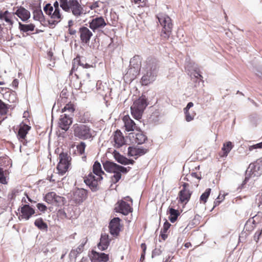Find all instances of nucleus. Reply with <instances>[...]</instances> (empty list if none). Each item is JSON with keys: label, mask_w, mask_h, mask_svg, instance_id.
I'll list each match as a JSON object with an SVG mask.
<instances>
[{"label": "nucleus", "mask_w": 262, "mask_h": 262, "mask_svg": "<svg viewBox=\"0 0 262 262\" xmlns=\"http://www.w3.org/2000/svg\"><path fill=\"white\" fill-rule=\"evenodd\" d=\"M123 121L124 123V126L127 132L134 131L138 129V126L135 122L130 118L129 116H125L123 117Z\"/></svg>", "instance_id": "412c9836"}, {"label": "nucleus", "mask_w": 262, "mask_h": 262, "mask_svg": "<svg viewBox=\"0 0 262 262\" xmlns=\"http://www.w3.org/2000/svg\"><path fill=\"white\" fill-rule=\"evenodd\" d=\"M255 222V221L253 219H249L247 222L245 224V228H246V230H251L252 229H253V227L252 226L251 228H248V226L249 225H250L251 223H253L254 224Z\"/></svg>", "instance_id": "4d7b16f0"}, {"label": "nucleus", "mask_w": 262, "mask_h": 262, "mask_svg": "<svg viewBox=\"0 0 262 262\" xmlns=\"http://www.w3.org/2000/svg\"><path fill=\"white\" fill-rule=\"evenodd\" d=\"M111 239L108 238V235L105 233H102L100 239V242L97 245L98 249L101 251H104L107 249Z\"/></svg>", "instance_id": "aec40b11"}, {"label": "nucleus", "mask_w": 262, "mask_h": 262, "mask_svg": "<svg viewBox=\"0 0 262 262\" xmlns=\"http://www.w3.org/2000/svg\"><path fill=\"white\" fill-rule=\"evenodd\" d=\"M87 198V190L83 188H76L73 192L72 200L77 204L82 203Z\"/></svg>", "instance_id": "9d476101"}, {"label": "nucleus", "mask_w": 262, "mask_h": 262, "mask_svg": "<svg viewBox=\"0 0 262 262\" xmlns=\"http://www.w3.org/2000/svg\"><path fill=\"white\" fill-rule=\"evenodd\" d=\"M31 127L30 126L23 122H21L19 125L17 137L24 145H27L28 142L26 137Z\"/></svg>", "instance_id": "1a4fd4ad"}, {"label": "nucleus", "mask_w": 262, "mask_h": 262, "mask_svg": "<svg viewBox=\"0 0 262 262\" xmlns=\"http://www.w3.org/2000/svg\"><path fill=\"white\" fill-rule=\"evenodd\" d=\"M60 3V7L63 10L66 12H69L70 11V7L69 6V0H58Z\"/></svg>", "instance_id": "4c0bfd02"}, {"label": "nucleus", "mask_w": 262, "mask_h": 262, "mask_svg": "<svg viewBox=\"0 0 262 262\" xmlns=\"http://www.w3.org/2000/svg\"><path fill=\"white\" fill-rule=\"evenodd\" d=\"M79 254H80V253L76 249H73L69 254L70 258L71 259H74L75 261Z\"/></svg>", "instance_id": "09e8293b"}, {"label": "nucleus", "mask_w": 262, "mask_h": 262, "mask_svg": "<svg viewBox=\"0 0 262 262\" xmlns=\"http://www.w3.org/2000/svg\"><path fill=\"white\" fill-rule=\"evenodd\" d=\"M211 189L210 188H207L205 190V192L202 194L200 196V201L206 203L209 196L210 195Z\"/></svg>", "instance_id": "a19ab883"}, {"label": "nucleus", "mask_w": 262, "mask_h": 262, "mask_svg": "<svg viewBox=\"0 0 262 262\" xmlns=\"http://www.w3.org/2000/svg\"><path fill=\"white\" fill-rule=\"evenodd\" d=\"M92 262H107L109 259L108 255L102 252L92 251L90 257Z\"/></svg>", "instance_id": "dca6fc26"}, {"label": "nucleus", "mask_w": 262, "mask_h": 262, "mask_svg": "<svg viewBox=\"0 0 262 262\" xmlns=\"http://www.w3.org/2000/svg\"><path fill=\"white\" fill-rule=\"evenodd\" d=\"M93 171L94 174L90 173L84 178V182L92 191L95 192L100 189L98 182L103 179L102 174H105L102 170L100 163L97 161H95L93 164Z\"/></svg>", "instance_id": "f257e3e1"}, {"label": "nucleus", "mask_w": 262, "mask_h": 262, "mask_svg": "<svg viewBox=\"0 0 262 262\" xmlns=\"http://www.w3.org/2000/svg\"><path fill=\"white\" fill-rule=\"evenodd\" d=\"M62 16L61 15L60 13V9H54V12H53V13L51 15V18L53 19H58L59 21H60L62 18Z\"/></svg>", "instance_id": "ea45409f"}, {"label": "nucleus", "mask_w": 262, "mask_h": 262, "mask_svg": "<svg viewBox=\"0 0 262 262\" xmlns=\"http://www.w3.org/2000/svg\"><path fill=\"white\" fill-rule=\"evenodd\" d=\"M70 114H64L60 116L59 121V126L62 129L67 131L69 128L70 125L72 123V118L70 116Z\"/></svg>", "instance_id": "2eb2a0df"}, {"label": "nucleus", "mask_w": 262, "mask_h": 262, "mask_svg": "<svg viewBox=\"0 0 262 262\" xmlns=\"http://www.w3.org/2000/svg\"><path fill=\"white\" fill-rule=\"evenodd\" d=\"M0 183L6 184L7 183L6 177L4 176V171L2 168L0 167Z\"/></svg>", "instance_id": "3c124183"}, {"label": "nucleus", "mask_w": 262, "mask_h": 262, "mask_svg": "<svg viewBox=\"0 0 262 262\" xmlns=\"http://www.w3.org/2000/svg\"><path fill=\"white\" fill-rule=\"evenodd\" d=\"M70 7L72 14L76 17L80 16L82 14H83V9L80 4L71 6Z\"/></svg>", "instance_id": "c85d7f7f"}, {"label": "nucleus", "mask_w": 262, "mask_h": 262, "mask_svg": "<svg viewBox=\"0 0 262 262\" xmlns=\"http://www.w3.org/2000/svg\"><path fill=\"white\" fill-rule=\"evenodd\" d=\"M169 213L170 214V216L168 218L171 223L175 222L177 220L178 216L180 215L179 211L172 208H169Z\"/></svg>", "instance_id": "2f4dec72"}, {"label": "nucleus", "mask_w": 262, "mask_h": 262, "mask_svg": "<svg viewBox=\"0 0 262 262\" xmlns=\"http://www.w3.org/2000/svg\"><path fill=\"white\" fill-rule=\"evenodd\" d=\"M33 14L34 20L39 21L42 24L46 22L45 17L40 7L35 9Z\"/></svg>", "instance_id": "393cba45"}, {"label": "nucleus", "mask_w": 262, "mask_h": 262, "mask_svg": "<svg viewBox=\"0 0 262 262\" xmlns=\"http://www.w3.org/2000/svg\"><path fill=\"white\" fill-rule=\"evenodd\" d=\"M67 90H63L60 94V97L62 98V99H64L67 98Z\"/></svg>", "instance_id": "e2e57ef3"}, {"label": "nucleus", "mask_w": 262, "mask_h": 262, "mask_svg": "<svg viewBox=\"0 0 262 262\" xmlns=\"http://www.w3.org/2000/svg\"><path fill=\"white\" fill-rule=\"evenodd\" d=\"M69 3L70 7L71 6H73L74 5L79 4L77 0H69Z\"/></svg>", "instance_id": "338daca9"}, {"label": "nucleus", "mask_w": 262, "mask_h": 262, "mask_svg": "<svg viewBox=\"0 0 262 262\" xmlns=\"http://www.w3.org/2000/svg\"><path fill=\"white\" fill-rule=\"evenodd\" d=\"M194 76L196 78H202V75L200 74L198 70H196V71H194Z\"/></svg>", "instance_id": "774afa93"}, {"label": "nucleus", "mask_w": 262, "mask_h": 262, "mask_svg": "<svg viewBox=\"0 0 262 262\" xmlns=\"http://www.w3.org/2000/svg\"><path fill=\"white\" fill-rule=\"evenodd\" d=\"M161 252L162 251L160 249H155L152 252V257L156 255H159Z\"/></svg>", "instance_id": "bf43d9fd"}, {"label": "nucleus", "mask_w": 262, "mask_h": 262, "mask_svg": "<svg viewBox=\"0 0 262 262\" xmlns=\"http://www.w3.org/2000/svg\"><path fill=\"white\" fill-rule=\"evenodd\" d=\"M84 61L83 58H81L79 56H77L76 58H75L73 60V67L71 69V73L75 70L76 63L81 66L82 68L87 69L91 67V66L89 64L87 63H84Z\"/></svg>", "instance_id": "bb28decb"}, {"label": "nucleus", "mask_w": 262, "mask_h": 262, "mask_svg": "<svg viewBox=\"0 0 262 262\" xmlns=\"http://www.w3.org/2000/svg\"><path fill=\"white\" fill-rule=\"evenodd\" d=\"M59 162L57 169L59 173L63 175L68 170L70 165L71 158L68 152H61L59 155Z\"/></svg>", "instance_id": "423d86ee"}, {"label": "nucleus", "mask_w": 262, "mask_h": 262, "mask_svg": "<svg viewBox=\"0 0 262 262\" xmlns=\"http://www.w3.org/2000/svg\"><path fill=\"white\" fill-rule=\"evenodd\" d=\"M130 111L133 117L135 119L139 120L141 118L142 114L143 113V111L136 107H133V106L130 107Z\"/></svg>", "instance_id": "f704fd0d"}, {"label": "nucleus", "mask_w": 262, "mask_h": 262, "mask_svg": "<svg viewBox=\"0 0 262 262\" xmlns=\"http://www.w3.org/2000/svg\"><path fill=\"white\" fill-rule=\"evenodd\" d=\"M34 225L37 227L39 230L47 231L48 225L45 223L42 218H38L34 222Z\"/></svg>", "instance_id": "7c9ffc66"}, {"label": "nucleus", "mask_w": 262, "mask_h": 262, "mask_svg": "<svg viewBox=\"0 0 262 262\" xmlns=\"http://www.w3.org/2000/svg\"><path fill=\"white\" fill-rule=\"evenodd\" d=\"M262 174V157L251 163L246 171L244 184H246L251 177H259Z\"/></svg>", "instance_id": "39448f33"}, {"label": "nucleus", "mask_w": 262, "mask_h": 262, "mask_svg": "<svg viewBox=\"0 0 262 262\" xmlns=\"http://www.w3.org/2000/svg\"><path fill=\"white\" fill-rule=\"evenodd\" d=\"M185 68V69L189 72L194 71H196V70H198L197 65L191 62L190 60H187V59H186Z\"/></svg>", "instance_id": "e433bc0d"}, {"label": "nucleus", "mask_w": 262, "mask_h": 262, "mask_svg": "<svg viewBox=\"0 0 262 262\" xmlns=\"http://www.w3.org/2000/svg\"><path fill=\"white\" fill-rule=\"evenodd\" d=\"M8 105L0 99V116L6 115L8 111Z\"/></svg>", "instance_id": "58836bf2"}, {"label": "nucleus", "mask_w": 262, "mask_h": 262, "mask_svg": "<svg viewBox=\"0 0 262 262\" xmlns=\"http://www.w3.org/2000/svg\"><path fill=\"white\" fill-rule=\"evenodd\" d=\"M157 64L154 60L147 61L141 78L142 85H147L154 82L157 76Z\"/></svg>", "instance_id": "f03ea898"}, {"label": "nucleus", "mask_w": 262, "mask_h": 262, "mask_svg": "<svg viewBox=\"0 0 262 262\" xmlns=\"http://www.w3.org/2000/svg\"><path fill=\"white\" fill-rule=\"evenodd\" d=\"M130 169V167H125L122 166L118 165L117 171L119 172L120 173H126L128 171V170Z\"/></svg>", "instance_id": "49530a36"}, {"label": "nucleus", "mask_w": 262, "mask_h": 262, "mask_svg": "<svg viewBox=\"0 0 262 262\" xmlns=\"http://www.w3.org/2000/svg\"><path fill=\"white\" fill-rule=\"evenodd\" d=\"M171 224L167 221H166L163 225V227L161 229V231L162 232L166 233L169 228H170Z\"/></svg>", "instance_id": "864d4df0"}, {"label": "nucleus", "mask_w": 262, "mask_h": 262, "mask_svg": "<svg viewBox=\"0 0 262 262\" xmlns=\"http://www.w3.org/2000/svg\"><path fill=\"white\" fill-rule=\"evenodd\" d=\"M262 233V231H261L260 232H256L255 233V235L254 236V240L256 241V242H258V241L259 240V237L261 235Z\"/></svg>", "instance_id": "680f3d73"}, {"label": "nucleus", "mask_w": 262, "mask_h": 262, "mask_svg": "<svg viewBox=\"0 0 262 262\" xmlns=\"http://www.w3.org/2000/svg\"><path fill=\"white\" fill-rule=\"evenodd\" d=\"M37 207L41 212H45L47 209L46 206L42 203H38Z\"/></svg>", "instance_id": "6e6d98bb"}, {"label": "nucleus", "mask_w": 262, "mask_h": 262, "mask_svg": "<svg viewBox=\"0 0 262 262\" xmlns=\"http://www.w3.org/2000/svg\"><path fill=\"white\" fill-rule=\"evenodd\" d=\"M257 148H262V142L250 146L249 148L250 151Z\"/></svg>", "instance_id": "5fc2aeb1"}, {"label": "nucleus", "mask_w": 262, "mask_h": 262, "mask_svg": "<svg viewBox=\"0 0 262 262\" xmlns=\"http://www.w3.org/2000/svg\"><path fill=\"white\" fill-rule=\"evenodd\" d=\"M63 198L57 195L55 192H50L46 194L44 197V201L48 204H53L54 203H59L62 200Z\"/></svg>", "instance_id": "6ab92c4d"}, {"label": "nucleus", "mask_w": 262, "mask_h": 262, "mask_svg": "<svg viewBox=\"0 0 262 262\" xmlns=\"http://www.w3.org/2000/svg\"><path fill=\"white\" fill-rule=\"evenodd\" d=\"M128 155L130 157L137 156V148L129 146L128 148Z\"/></svg>", "instance_id": "8fccbe9b"}, {"label": "nucleus", "mask_w": 262, "mask_h": 262, "mask_svg": "<svg viewBox=\"0 0 262 262\" xmlns=\"http://www.w3.org/2000/svg\"><path fill=\"white\" fill-rule=\"evenodd\" d=\"M13 14L17 15L23 21H27L31 16L30 11L23 7H19Z\"/></svg>", "instance_id": "a211bd4d"}, {"label": "nucleus", "mask_w": 262, "mask_h": 262, "mask_svg": "<svg viewBox=\"0 0 262 262\" xmlns=\"http://www.w3.org/2000/svg\"><path fill=\"white\" fill-rule=\"evenodd\" d=\"M188 186H189V184L187 183H184L182 184L183 188L180 191H181V194H182V193L185 191H190V190L188 188Z\"/></svg>", "instance_id": "13d9d810"}, {"label": "nucleus", "mask_w": 262, "mask_h": 262, "mask_svg": "<svg viewBox=\"0 0 262 262\" xmlns=\"http://www.w3.org/2000/svg\"><path fill=\"white\" fill-rule=\"evenodd\" d=\"M104 169L110 173H114L117 171L118 164L109 160L102 163Z\"/></svg>", "instance_id": "b1692460"}, {"label": "nucleus", "mask_w": 262, "mask_h": 262, "mask_svg": "<svg viewBox=\"0 0 262 262\" xmlns=\"http://www.w3.org/2000/svg\"><path fill=\"white\" fill-rule=\"evenodd\" d=\"M115 210L117 212H119L124 215H127L132 212L133 208L127 203L121 200L118 202L115 208Z\"/></svg>", "instance_id": "ddd939ff"}, {"label": "nucleus", "mask_w": 262, "mask_h": 262, "mask_svg": "<svg viewBox=\"0 0 262 262\" xmlns=\"http://www.w3.org/2000/svg\"><path fill=\"white\" fill-rule=\"evenodd\" d=\"M121 178V173L116 171L114 172V174L112 176L111 180L113 183H117Z\"/></svg>", "instance_id": "a18cd8bd"}, {"label": "nucleus", "mask_w": 262, "mask_h": 262, "mask_svg": "<svg viewBox=\"0 0 262 262\" xmlns=\"http://www.w3.org/2000/svg\"><path fill=\"white\" fill-rule=\"evenodd\" d=\"M88 241V239L86 238H83L81 240V244H80V245L77 247V248L76 249V250L80 253H81L83 250V248H84V246H85V245L86 244V242Z\"/></svg>", "instance_id": "de8ad7c7"}, {"label": "nucleus", "mask_w": 262, "mask_h": 262, "mask_svg": "<svg viewBox=\"0 0 262 262\" xmlns=\"http://www.w3.org/2000/svg\"><path fill=\"white\" fill-rule=\"evenodd\" d=\"M128 138L133 143L137 144H142L147 140L146 136L140 129L129 133Z\"/></svg>", "instance_id": "0eeeda50"}, {"label": "nucleus", "mask_w": 262, "mask_h": 262, "mask_svg": "<svg viewBox=\"0 0 262 262\" xmlns=\"http://www.w3.org/2000/svg\"><path fill=\"white\" fill-rule=\"evenodd\" d=\"M58 214L61 217H63L65 218L67 217V213L63 210H61V209L59 210V211L58 212Z\"/></svg>", "instance_id": "052dcab7"}, {"label": "nucleus", "mask_w": 262, "mask_h": 262, "mask_svg": "<svg viewBox=\"0 0 262 262\" xmlns=\"http://www.w3.org/2000/svg\"><path fill=\"white\" fill-rule=\"evenodd\" d=\"M43 11L47 15L51 17L53 11V7L51 4L47 3L43 7Z\"/></svg>", "instance_id": "79ce46f5"}, {"label": "nucleus", "mask_w": 262, "mask_h": 262, "mask_svg": "<svg viewBox=\"0 0 262 262\" xmlns=\"http://www.w3.org/2000/svg\"><path fill=\"white\" fill-rule=\"evenodd\" d=\"M35 26L33 24H23L20 22L18 23V28L21 32H27L34 30Z\"/></svg>", "instance_id": "c756f323"}, {"label": "nucleus", "mask_w": 262, "mask_h": 262, "mask_svg": "<svg viewBox=\"0 0 262 262\" xmlns=\"http://www.w3.org/2000/svg\"><path fill=\"white\" fill-rule=\"evenodd\" d=\"M74 135L81 140H87L92 138V131L90 127L83 124H75L72 127Z\"/></svg>", "instance_id": "20e7f679"}, {"label": "nucleus", "mask_w": 262, "mask_h": 262, "mask_svg": "<svg viewBox=\"0 0 262 262\" xmlns=\"http://www.w3.org/2000/svg\"><path fill=\"white\" fill-rule=\"evenodd\" d=\"M256 200L258 201V204L259 206L262 205V189L261 194L257 196Z\"/></svg>", "instance_id": "0e129e2a"}, {"label": "nucleus", "mask_w": 262, "mask_h": 262, "mask_svg": "<svg viewBox=\"0 0 262 262\" xmlns=\"http://www.w3.org/2000/svg\"><path fill=\"white\" fill-rule=\"evenodd\" d=\"M158 21L162 27L161 36L163 40H167L171 35L173 24L170 17L162 13L156 16Z\"/></svg>", "instance_id": "7ed1b4c3"}, {"label": "nucleus", "mask_w": 262, "mask_h": 262, "mask_svg": "<svg viewBox=\"0 0 262 262\" xmlns=\"http://www.w3.org/2000/svg\"><path fill=\"white\" fill-rule=\"evenodd\" d=\"M141 67V59L140 56L136 55L130 59L128 72L133 75L139 74Z\"/></svg>", "instance_id": "6e6552de"}, {"label": "nucleus", "mask_w": 262, "mask_h": 262, "mask_svg": "<svg viewBox=\"0 0 262 262\" xmlns=\"http://www.w3.org/2000/svg\"><path fill=\"white\" fill-rule=\"evenodd\" d=\"M148 151V149L143 148H137V156H141L145 154Z\"/></svg>", "instance_id": "603ef678"}, {"label": "nucleus", "mask_w": 262, "mask_h": 262, "mask_svg": "<svg viewBox=\"0 0 262 262\" xmlns=\"http://www.w3.org/2000/svg\"><path fill=\"white\" fill-rule=\"evenodd\" d=\"M106 25L102 16L96 17L89 22V27L95 32L96 30L103 28Z\"/></svg>", "instance_id": "4468645a"}, {"label": "nucleus", "mask_w": 262, "mask_h": 262, "mask_svg": "<svg viewBox=\"0 0 262 262\" xmlns=\"http://www.w3.org/2000/svg\"><path fill=\"white\" fill-rule=\"evenodd\" d=\"M147 105L148 103L146 96L142 95L138 99L134 101L132 106L133 107H136L144 112Z\"/></svg>", "instance_id": "4be33fe9"}, {"label": "nucleus", "mask_w": 262, "mask_h": 262, "mask_svg": "<svg viewBox=\"0 0 262 262\" xmlns=\"http://www.w3.org/2000/svg\"><path fill=\"white\" fill-rule=\"evenodd\" d=\"M86 144L84 142H81L76 146L77 151L80 155H82L84 154Z\"/></svg>", "instance_id": "c03bdc74"}, {"label": "nucleus", "mask_w": 262, "mask_h": 262, "mask_svg": "<svg viewBox=\"0 0 262 262\" xmlns=\"http://www.w3.org/2000/svg\"><path fill=\"white\" fill-rule=\"evenodd\" d=\"M75 111L74 105L72 103H69L67 104L62 109V112H68L70 114H72Z\"/></svg>", "instance_id": "37998d69"}, {"label": "nucleus", "mask_w": 262, "mask_h": 262, "mask_svg": "<svg viewBox=\"0 0 262 262\" xmlns=\"http://www.w3.org/2000/svg\"><path fill=\"white\" fill-rule=\"evenodd\" d=\"M80 37L81 41L85 43L89 42L93 35L92 32L86 27H82L79 28Z\"/></svg>", "instance_id": "f3484780"}, {"label": "nucleus", "mask_w": 262, "mask_h": 262, "mask_svg": "<svg viewBox=\"0 0 262 262\" xmlns=\"http://www.w3.org/2000/svg\"><path fill=\"white\" fill-rule=\"evenodd\" d=\"M192 194V191H185L181 194V191L179 192V201L181 203H184L186 204L190 200L191 195Z\"/></svg>", "instance_id": "cd10ccee"}, {"label": "nucleus", "mask_w": 262, "mask_h": 262, "mask_svg": "<svg viewBox=\"0 0 262 262\" xmlns=\"http://www.w3.org/2000/svg\"><path fill=\"white\" fill-rule=\"evenodd\" d=\"M233 147L232 143L231 142H227L226 144H224L222 150L223 151V154L221 155L222 157H226L227 156L229 152L231 151Z\"/></svg>", "instance_id": "473e14b6"}, {"label": "nucleus", "mask_w": 262, "mask_h": 262, "mask_svg": "<svg viewBox=\"0 0 262 262\" xmlns=\"http://www.w3.org/2000/svg\"><path fill=\"white\" fill-rule=\"evenodd\" d=\"M114 157L116 161L123 165H125L127 163L126 162V160H127V158L121 155L120 153L116 150L114 151Z\"/></svg>", "instance_id": "72a5a7b5"}, {"label": "nucleus", "mask_w": 262, "mask_h": 262, "mask_svg": "<svg viewBox=\"0 0 262 262\" xmlns=\"http://www.w3.org/2000/svg\"><path fill=\"white\" fill-rule=\"evenodd\" d=\"M18 210H20L21 214L18 217L19 220L25 219V220H28L35 213L34 209L29 204L23 205Z\"/></svg>", "instance_id": "f8f14e48"}, {"label": "nucleus", "mask_w": 262, "mask_h": 262, "mask_svg": "<svg viewBox=\"0 0 262 262\" xmlns=\"http://www.w3.org/2000/svg\"><path fill=\"white\" fill-rule=\"evenodd\" d=\"M193 106V103L192 102H189L187 103V106L184 108V112L185 115V120L187 122H190L193 120L195 113H191L189 110Z\"/></svg>", "instance_id": "a878e982"}, {"label": "nucleus", "mask_w": 262, "mask_h": 262, "mask_svg": "<svg viewBox=\"0 0 262 262\" xmlns=\"http://www.w3.org/2000/svg\"><path fill=\"white\" fill-rule=\"evenodd\" d=\"M114 142L118 145V147H120L124 144V140L123 137L121 135V133H116L114 137Z\"/></svg>", "instance_id": "c9c22d12"}, {"label": "nucleus", "mask_w": 262, "mask_h": 262, "mask_svg": "<svg viewBox=\"0 0 262 262\" xmlns=\"http://www.w3.org/2000/svg\"><path fill=\"white\" fill-rule=\"evenodd\" d=\"M14 16V14L9 12L8 10L4 12H0V19L1 20H5L6 23H8L10 26V29H11L13 26V21L12 18Z\"/></svg>", "instance_id": "5701e85b"}, {"label": "nucleus", "mask_w": 262, "mask_h": 262, "mask_svg": "<svg viewBox=\"0 0 262 262\" xmlns=\"http://www.w3.org/2000/svg\"><path fill=\"white\" fill-rule=\"evenodd\" d=\"M120 221L119 217H116L111 220L108 226L110 232L114 237L118 236L120 232Z\"/></svg>", "instance_id": "9b49d317"}, {"label": "nucleus", "mask_w": 262, "mask_h": 262, "mask_svg": "<svg viewBox=\"0 0 262 262\" xmlns=\"http://www.w3.org/2000/svg\"><path fill=\"white\" fill-rule=\"evenodd\" d=\"M60 21H59L58 19H53V20L48 21L49 24L51 25H56Z\"/></svg>", "instance_id": "69168bd1"}]
</instances>
